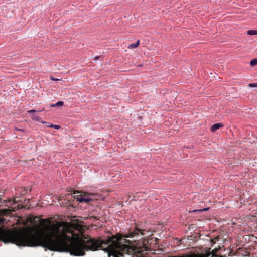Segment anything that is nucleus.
<instances>
[{
    "label": "nucleus",
    "mask_w": 257,
    "mask_h": 257,
    "mask_svg": "<svg viewBox=\"0 0 257 257\" xmlns=\"http://www.w3.org/2000/svg\"><path fill=\"white\" fill-rule=\"evenodd\" d=\"M39 220L41 224L37 227L43 235L45 246L51 251L69 252L74 256H83L86 251L102 249L111 253L115 257H120L128 253L131 249L129 245L126 244L130 241L120 235L113 236L106 241L93 238L78 240L68 236L66 233H72V229H82L78 220L72 223L57 221L53 224L50 218Z\"/></svg>",
    "instance_id": "f257e3e1"
},
{
    "label": "nucleus",
    "mask_w": 257,
    "mask_h": 257,
    "mask_svg": "<svg viewBox=\"0 0 257 257\" xmlns=\"http://www.w3.org/2000/svg\"><path fill=\"white\" fill-rule=\"evenodd\" d=\"M71 192H73V194L75 195L74 196V198L80 202L88 203L93 200H98L100 197V195L97 193L85 192H77L76 193L74 190H71Z\"/></svg>",
    "instance_id": "f03ea898"
},
{
    "label": "nucleus",
    "mask_w": 257,
    "mask_h": 257,
    "mask_svg": "<svg viewBox=\"0 0 257 257\" xmlns=\"http://www.w3.org/2000/svg\"><path fill=\"white\" fill-rule=\"evenodd\" d=\"M219 249H214L211 251H210V248L203 250L200 253H192L191 254H185L182 255L173 256L172 257H221L218 254L217 252Z\"/></svg>",
    "instance_id": "7ed1b4c3"
},
{
    "label": "nucleus",
    "mask_w": 257,
    "mask_h": 257,
    "mask_svg": "<svg viewBox=\"0 0 257 257\" xmlns=\"http://www.w3.org/2000/svg\"><path fill=\"white\" fill-rule=\"evenodd\" d=\"M0 240L5 243H12V230L0 228Z\"/></svg>",
    "instance_id": "20e7f679"
},
{
    "label": "nucleus",
    "mask_w": 257,
    "mask_h": 257,
    "mask_svg": "<svg viewBox=\"0 0 257 257\" xmlns=\"http://www.w3.org/2000/svg\"><path fill=\"white\" fill-rule=\"evenodd\" d=\"M144 230L140 229L137 227L133 230H130L128 234L125 236L126 238L128 237H135L139 236L140 235H143Z\"/></svg>",
    "instance_id": "39448f33"
},
{
    "label": "nucleus",
    "mask_w": 257,
    "mask_h": 257,
    "mask_svg": "<svg viewBox=\"0 0 257 257\" xmlns=\"http://www.w3.org/2000/svg\"><path fill=\"white\" fill-rule=\"evenodd\" d=\"M10 212L9 209H3L0 211V225H3L5 223L6 219L4 216L9 214Z\"/></svg>",
    "instance_id": "423d86ee"
},
{
    "label": "nucleus",
    "mask_w": 257,
    "mask_h": 257,
    "mask_svg": "<svg viewBox=\"0 0 257 257\" xmlns=\"http://www.w3.org/2000/svg\"><path fill=\"white\" fill-rule=\"evenodd\" d=\"M223 126V124L221 123H217L212 125L210 128L211 131L214 132L219 128Z\"/></svg>",
    "instance_id": "0eeeda50"
},
{
    "label": "nucleus",
    "mask_w": 257,
    "mask_h": 257,
    "mask_svg": "<svg viewBox=\"0 0 257 257\" xmlns=\"http://www.w3.org/2000/svg\"><path fill=\"white\" fill-rule=\"evenodd\" d=\"M210 241L211 243L214 244L216 243L217 242H222L223 239L222 237V236L221 235H218L217 236H216L212 239H210Z\"/></svg>",
    "instance_id": "6e6552de"
},
{
    "label": "nucleus",
    "mask_w": 257,
    "mask_h": 257,
    "mask_svg": "<svg viewBox=\"0 0 257 257\" xmlns=\"http://www.w3.org/2000/svg\"><path fill=\"white\" fill-rule=\"evenodd\" d=\"M139 44L140 41L138 40L136 43L128 45L127 48H136L139 46Z\"/></svg>",
    "instance_id": "1a4fd4ad"
},
{
    "label": "nucleus",
    "mask_w": 257,
    "mask_h": 257,
    "mask_svg": "<svg viewBox=\"0 0 257 257\" xmlns=\"http://www.w3.org/2000/svg\"><path fill=\"white\" fill-rule=\"evenodd\" d=\"M24 207V206L23 205H22V204H18L17 206L16 207L15 206H14V207H12V208H13V210L14 211H15L16 210H19V209H22V208H23Z\"/></svg>",
    "instance_id": "9d476101"
},
{
    "label": "nucleus",
    "mask_w": 257,
    "mask_h": 257,
    "mask_svg": "<svg viewBox=\"0 0 257 257\" xmlns=\"http://www.w3.org/2000/svg\"><path fill=\"white\" fill-rule=\"evenodd\" d=\"M63 104H64L63 102H62V101H58V102H57L55 104H52L51 105V106L54 107L59 106H62L63 105Z\"/></svg>",
    "instance_id": "9b49d317"
},
{
    "label": "nucleus",
    "mask_w": 257,
    "mask_h": 257,
    "mask_svg": "<svg viewBox=\"0 0 257 257\" xmlns=\"http://www.w3.org/2000/svg\"><path fill=\"white\" fill-rule=\"evenodd\" d=\"M257 64V58L251 60L250 62V65L251 66H255Z\"/></svg>",
    "instance_id": "f8f14e48"
},
{
    "label": "nucleus",
    "mask_w": 257,
    "mask_h": 257,
    "mask_svg": "<svg viewBox=\"0 0 257 257\" xmlns=\"http://www.w3.org/2000/svg\"><path fill=\"white\" fill-rule=\"evenodd\" d=\"M247 34L249 35H256V30H248L247 31Z\"/></svg>",
    "instance_id": "ddd939ff"
},
{
    "label": "nucleus",
    "mask_w": 257,
    "mask_h": 257,
    "mask_svg": "<svg viewBox=\"0 0 257 257\" xmlns=\"http://www.w3.org/2000/svg\"><path fill=\"white\" fill-rule=\"evenodd\" d=\"M19 197H15L14 199H13V204H12V206H13V205L19 202L20 201V199H19Z\"/></svg>",
    "instance_id": "4468645a"
},
{
    "label": "nucleus",
    "mask_w": 257,
    "mask_h": 257,
    "mask_svg": "<svg viewBox=\"0 0 257 257\" xmlns=\"http://www.w3.org/2000/svg\"><path fill=\"white\" fill-rule=\"evenodd\" d=\"M48 126L49 127L54 128L55 129H59L60 127V126L59 125H54V124H51L50 125H49Z\"/></svg>",
    "instance_id": "2eb2a0df"
},
{
    "label": "nucleus",
    "mask_w": 257,
    "mask_h": 257,
    "mask_svg": "<svg viewBox=\"0 0 257 257\" xmlns=\"http://www.w3.org/2000/svg\"><path fill=\"white\" fill-rule=\"evenodd\" d=\"M248 86L250 87H257V83H250Z\"/></svg>",
    "instance_id": "dca6fc26"
},
{
    "label": "nucleus",
    "mask_w": 257,
    "mask_h": 257,
    "mask_svg": "<svg viewBox=\"0 0 257 257\" xmlns=\"http://www.w3.org/2000/svg\"><path fill=\"white\" fill-rule=\"evenodd\" d=\"M35 112H36V111L35 110H33V109L27 111V112L28 113H34Z\"/></svg>",
    "instance_id": "f3484780"
},
{
    "label": "nucleus",
    "mask_w": 257,
    "mask_h": 257,
    "mask_svg": "<svg viewBox=\"0 0 257 257\" xmlns=\"http://www.w3.org/2000/svg\"><path fill=\"white\" fill-rule=\"evenodd\" d=\"M51 80H54V81H59V80H60V79H54L53 77L51 78Z\"/></svg>",
    "instance_id": "a211bd4d"
},
{
    "label": "nucleus",
    "mask_w": 257,
    "mask_h": 257,
    "mask_svg": "<svg viewBox=\"0 0 257 257\" xmlns=\"http://www.w3.org/2000/svg\"><path fill=\"white\" fill-rule=\"evenodd\" d=\"M99 56H95V57L94 59H95V60H97V59H99Z\"/></svg>",
    "instance_id": "6ab92c4d"
},
{
    "label": "nucleus",
    "mask_w": 257,
    "mask_h": 257,
    "mask_svg": "<svg viewBox=\"0 0 257 257\" xmlns=\"http://www.w3.org/2000/svg\"><path fill=\"white\" fill-rule=\"evenodd\" d=\"M35 119L39 121L40 120V118L39 117H37L35 118Z\"/></svg>",
    "instance_id": "aec40b11"
},
{
    "label": "nucleus",
    "mask_w": 257,
    "mask_h": 257,
    "mask_svg": "<svg viewBox=\"0 0 257 257\" xmlns=\"http://www.w3.org/2000/svg\"><path fill=\"white\" fill-rule=\"evenodd\" d=\"M207 209H204L203 210H206Z\"/></svg>",
    "instance_id": "412c9836"
},
{
    "label": "nucleus",
    "mask_w": 257,
    "mask_h": 257,
    "mask_svg": "<svg viewBox=\"0 0 257 257\" xmlns=\"http://www.w3.org/2000/svg\"><path fill=\"white\" fill-rule=\"evenodd\" d=\"M42 123H46V122L45 121H43Z\"/></svg>",
    "instance_id": "4be33fe9"
},
{
    "label": "nucleus",
    "mask_w": 257,
    "mask_h": 257,
    "mask_svg": "<svg viewBox=\"0 0 257 257\" xmlns=\"http://www.w3.org/2000/svg\"><path fill=\"white\" fill-rule=\"evenodd\" d=\"M256 34H257V30H256Z\"/></svg>",
    "instance_id": "5701e85b"
}]
</instances>
